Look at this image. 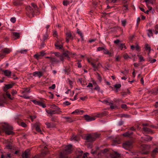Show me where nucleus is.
<instances>
[{
    "mask_svg": "<svg viewBox=\"0 0 158 158\" xmlns=\"http://www.w3.org/2000/svg\"><path fill=\"white\" fill-rule=\"evenodd\" d=\"M72 145L69 144L66 146L65 147L64 151L63 152H61L60 153V158H67L66 156V155L70 153L72 150Z\"/></svg>",
    "mask_w": 158,
    "mask_h": 158,
    "instance_id": "nucleus-1",
    "label": "nucleus"
},
{
    "mask_svg": "<svg viewBox=\"0 0 158 158\" xmlns=\"http://www.w3.org/2000/svg\"><path fill=\"white\" fill-rule=\"evenodd\" d=\"M12 127L6 123H5L2 125V130L5 131L6 133L8 135H11L13 133L12 131Z\"/></svg>",
    "mask_w": 158,
    "mask_h": 158,
    "instance_id": "nucleus-2",
    "label": "nucleus"
},
{
    "mask_svg": "<svg viewBox=\"0 0 158 158\" xmlns=\"http://www.w3.org/2000/svg\"><path fill=\"white\" fill-rule=\"evenodd\" d=\"M100 135V134L95 133L94 135H89L87 136L86 137V139L88 141H94L95 139L98 137Z\"/></svg>",
    "mask_w": 158,
    "mask_h": 158,
    "instance_id": "nucleus-3",
    "label": "nucleus"
},
{
    "mask_svg": "<svg viewBox=\"0 0 158 158\" xmlns=\"http://www.w3.org/2000/svg\"><path fill=\"white\" fill-rule=\"evenodd\" d=\"M87 60L88 62L91 64L92 67L94 69V70L97 69L100 65L99 64L95 62V60L93 59H88Z\"/></svg>",
    "mask_w": 158,
    "mask_h": 158,
    "instance_id": "nucleus-4",
    "label": "nucleus"
},
{
    "mask_svg": "<svg viewBox=\"0 0 158 158\" xmlns=\"http://www.w3.org/2000/svg\"><path fill=\"white\" fill-rule=\"evenodd\" d=\"M99 101L102 102V103L105 104L110 105V108L111 109H115L116 108V106H114L113 105V102L112 101H110L109 99H108V100H105L103 101L99 100Z\"/></svg>",
    "mask_w": 158,
    "mask_h": 158,
    "instance_id": "nucleus-5",
    "label": "nucleus"
},
{
    "mask_svg": "<svg viewBox=\"0 0 158 158\" xmlns=\"http://www.w3.org/2000/svg\"><path fill=\"white\" fill-rule=\"evenodd\" d=\"M123 148L127 150H129L132 147V143L130 141H128L123 144Z\"/></svg>",
    "mask_w": 158,
    "mask_h": 158,
    "instance_id": "nucleus-6",
    "label": "nucleus"
},
{
    "mask_svg": "<svg viewBox=\"0 0 158 158\" xmlns=\"http://www.w3.org/2000/svg\"><path fill=\"white\" fill-rule=\"evenodd\" d=\"M29 92L30 89H25L22 91V93L23 94V95L20 96L25 99H28L29 98V97L27 96V94L29 93Z\"/></svg>",
    "mask_w": 158,
    "mask_h": 158,
    "instance_id": "nucleus-7",
    "label": "nucleus"
},
{
    "mask_svg": "<svg viewBox=\"0 0 158 158\" xmlns=\"http://www.w3.org/2000/svg\"><path fill=\"white\" fill-rule=\"evenodd\" d=\"M31 6L32 7H31L30 6H27L26 7V10L29 11V13H32L34 11V9L36 8V6L35 4L32 3Z\"/></svg>",
    "mask_w": 158,
    "mask_h": 158,
    "instance_id": "nucleus-8",
    "label": "nucleus"
},
{
    "mask_svg": "<svg viewBox=\"0 0 158 158\" xmlns=\"http://www.w3.org/2000/svg\"><path fill=\"white\" fill-rule=\"evenodd\" d=\"M84 118L87 122L95 120L96 119L95 116H90L86 114L84 115Z\"/></svg>",
    "mask_w": 158,
    "mask_h": 158,
    "instance_id": "nucleus-9",
    "label": "nucleus"
},
{
    "mask_svg": "<svg viewBox=\"0 0 158 158\" xmlns=\"http://www.w3.org/2000/svg\"><path fill=\"white\" fill-rule=\"evenodd\" d=\"M79 154L77 155L76 158H85L88 154V153H85L83 155H82L83 152L81 151L79 152Z\"/></svg>",
    "mask_w": 158,
    "mask_h": 158,
    "instance_id": "nucleus-10",
    "label": "nucleus"
},
{
    "mask_svg": "<svg viewBox=\"0 0 158 158\" xmlns=\"http://www.w3.org/2000/svg\"><path fill=\"white\" fill-rule=\"evenodd\" d=\"M66 41L68 43L69 42V40L73 39V37H72L71 35V33L69 31L67 32L66 33Z\"/></svg>",
    "mask_w": 158,
    "mask_h": 158,
    "instance_id": "nucleus-11",
    "label": "nucleus"
},
{
    "mask_svg": "<svg viewBox=\"0 0 158 158\" xmlns=\"http://www.w3.org/2000/svg\"><path fill=\"white\" fill-rule=\"evenodd\" d=\"M32 101L35 104L41 106L43 108H45L46 107L45 105L41 102L37 101L36 100H32Z\"/></svg>",
    "mask_w": 158,
    "mask_h": 158,
    "instance_id": "nucleus-12",
    "label": "nucleus"
},
{
    "mask_svg": "<svg viewBox=\"0 0 158 158\" xmlns=\"http://www.w3.org/2000/svg\"><path fill=\"white\" fill-rule=\"evenodd\" d=\"M32 75L35 77H38L40 78L43 75L42 72L40 71H35L33 73Z\"/></svg>",
    "mask_w": 158,
    "mask_h": 158,
    "instance_id": "nucleus-13",
    "label": "nucleus"
},
{
    "mask_svg": "<svg viewBox=\"0 0 158 158\" xmlns=\"http://www.w3.org/2000/svg\"><path fill=\"white\" fill-rule=\"evenodd\" d=\"M46 111L48 114L50 115L59 114L58 111L56 110H53L51 109H49L48 110H46Z\"/></svg>",
    "mask_w": 158,
    "mask_h": 158,
    "instance_id": "nucleus-14",
    "label": "nucleus"
},
{
    "mask_svg": "<svg viewBox=\"0 0 158 158\" xmlns=\"http://www.w3.org/2000/svg\"><path fill=\"white\" fill-rule=\"evenodd\" d=\"M84 111L83 110H81L80 109H77L75 111H73L72 113V114H83Z\"/></svg>",
    "mask_w": 158,
    "mask_h": 158,
    "instance_id": "nucleus-15",
    "label": "nucleus"
},
{
    "mask_svg": "<svg viewBox=\"0 0 158 158\" xmlns=\"http://www.w3.org/2000/svg\"><path fill=\"white\" fill-rule=\"evenodd\" d=\"M141 139H142V141H151L152 139V138L149 136L148 135H146L144 137H142Z\"/></svg>",
    "mask_w": 158,
    "mask_h": 158,
    "instance_id": "nucleus-16",
    "label": "nucleus"
},
{
    "mask_svg": "<svg viewBox=\"0 0 158 158\" xmlns=\"http://www.w3.org/2000/svg\"><path fill=\"white\" fill-rule=\"evenodd\" d=\"M4 75L7 77H10L11 74V72L8 70H3Z\"/></svg>",
    "mask_w": 158,
    "mask_h": 158,
    "instance_id": "nucleus-17",
    "label": "nucleus"
},
{
    "mask_svg": "<svg viewBox=\"0 0 158 158\" xmlns=\"http://www.w3.org/2000/svg\"><path fill=\"white\" fill-rule=\"evenodd\" d=\"M29 154V149H27L22 154L23 158H27L28 155Z\"/></svg>",
    "mask_w": 158,
    "mask_h": 158,
    "instance_id": "nucleus-18",
    "label": "nucleus"
},
{
    "mask_svg": "<svg viewBox=\"0 0 158 158\" xmlns=\"http://www.w3.org/2000/svg\"><path fill=\"white\" fill-rule=\"evenodd\" d=\"M143 131L146 133H152V131L150 129L146 127H144L143 128Z\"/></svg>",
    "mask_w": 158,
    "mask_h": 158,
    "instance_id": "nucleus-19",
    "label": "nucleus"
},
{
    "mask_svg": "<svg viewBox=\"0 0 158 158\" xmlns=\"http://www.w3.org/2000/svg\"><path fill=\"white\" fill-rule=\"evenodd\" d=\"M12 35L15 39H17L19 37L20 35L19 33L16 32H13Z\"/></svg>",
    "mask_w": 158,
    "mask_h": 158,
    "instance_id": "nucleus-20",
    "label": "nucleus"
},
{
    "mask_svg": "<svg viewBox=\"0 0 158 158\" xmlns=\"http://www.w3.org/2000/svg\"><path fill=\"white\" fill-rule=\"evenodd\" d=\"M56 48L59 49H61L62 48V44H60L59 41H57L55 44Z\"/></svg>",
    "mask_w": 158,
    "mask_h": 158,
    "instance_id": "nucleus-21",
    "label": "nucleus"
},
{
    "mask_svg": "<svg viewBox=\"0 0 158 158\" xmlns=\"http://www.w3.org/2000/svg\"><path fill=\"white\" fill-rule=\"evenodd\" d=\"M45 124L48 128H53L55 127V124L52 123H46Z\"/></svg>",
    "mask_w": 158,
    "mask_h": 158,
    "instance_id": "nucleus-22",
    "label": "nucleus"
},
{
    "mask_svg": "<svg viewBox=\"0 0 158 158\" xmlns=\"http://www.w3.org/2000/svg\"><path fill=\"white\" fill-rule=\"evenodd\" d=\"M150 148V146L147 145L143 144L141 146V149L143 150H147Z\"/></svg>",
    "mask_w": 158,
    "mask_h": 158,
    "instance_id": "nucleus-23",
    "label": "nucleus"
},
{
    "mask_svg": "<svg viewBox=\"0 0 158 158\" xmlns=\"http://www.w3.org/2000/svg\"><path fill=\"white\" fill-rule=\"evenodd\" d=\"M13 85L11 84H9L6 85H5L4 88V90L5 92H6L7 89H10L12 87Z\"/></svg>",
    "mask_w": 158,
    "mask_h": 158,
    "instance_id": "nucleus-24",
    "label": "nucleus"
},
{
    "mask_svg": "<svg viewBox=\"0 0 158 158\" xmlns=\"http://www.w3.org/2000/svg\"><path fill=\"white\" fill-rule=\"evenodd\" d=\"M155 1V0H145L144 2L146 3V6L149 5V4H153Z\"/></svg>",
    "mask_w": 158,
    "mask_h": 158,
    "instance_id": "nucleus-25",
    "label": "nucleus"
},
{
    "mask_svg": "<svg viewBox=\"0 0 158 158\" xmlns=\"http://www.w3.org/2000/svg\"><path fill=\"white\" fill-rule=\"evenodd\" d=\"M50 61L52 63H58L59 62V60L55 58H50Z\"/></svg>",
    "mask_w": 158,
    "mask_h": 158,
    "instance_id": "nucleus-26",
    "label": "nucleus"
},
{
    "mask_svg": "<svg viewBox=\"0 0 158 158\" xmlns=\"http://www.w3.org/2000/svg\"><path fill=\"white\" fill-rule=\"evenodd\" d=\"M11 51V50L9 48H5L2 50V52L5 54L9 53Z\"/></svg>",
    "mask_w": 158,
    "mask_h": 158,
    "instance_id": "nucleus-27",
    "label": "nucleus"
},
{
    "mask_svg": "<svg viewBox=\"0 0 158 158\" xmlns=\"http://www.w3.org/2000/svg\"><path fill=\"white\" fill-rule=\"evenodd\" d=\"M72 1L73 0H70V1L67 0H64L63 1V4L64 6H67L69 3H72Z\"/></svg>",
    "mask_w": 158,
    "mask_h": 158,
    "instance_id": "nucleus-28",
    "label": "nucleus"
},
{
    "mask_svg": "<svg viewBox=\"0 0 158 158\" xmlns=\"http://www.w3.org/2000/svg\"><path fill=\"white\" fill-rule=\"evenodd\" d=\"M147 33L148 36L149 37H151L153 36L152 31L151 29H148L147 30Z\"/></svg>",
    "mask_w": 158,
    "mask_h": 158,
    "instance_id": "nucleus-29",
    "label": "nucleus"
},
{
    "mask_svg": "<svg viewBox=\"0 0 158 158\" xmlns=\"http://www.w3.org/2000/svg\"><path fill=\"white\" fill-rule=\"evenodd\" d=\"M120 156V154L116 152H114L113 154L112 158H118Z\"/></svg>",
    "mask_w": 158,
    "mask_h": 158,
    "instance_id": "nucleus-30",
    "label": "nucleus"
},
{
    "mask_svg": "<svg viewBox=\"0 0 158 158\" xmlns=\"http://www.w3.org/2000/svg\"><path fill=\"white\" fill-rule=\"evenodd\" d=\"M35 130L37 131L40 132L41 134H42L40 127V126L39 125L36 124L35 125Z\"/></svg>",
    "mask_w": 158,
    "mask_h": 158,
    "instance_id": "nucleus-31",
    "label": "nucleus"
},
{
    "mask_svg": "<svg viewBox=\"0 0 158 158\" xmlns=\"http://www.w3.org/2000/svg\"><path fill=\"white\" fill-rule=\"evenodd\" d=\"M117 45L118 46V47L120 48L121 50H122L123 48H124L125 49H126L125 44H120Z\"/></svg>",
    "mask_w": 158,
    "mask_h": 158,
    "instance_id": "nucleus-32",
    "label": "nucleus"
},
{
    "mask_svg": "<svg viewBox=\"0 0 158 158\" xmlns=\"http://www.w3.org/2000/svg\"><path fill=\"white\" fill-rule=\"evenodd\" d=\"M93 89L96 90L98 92H101V93H102L103 92L102 91L100 90V88L98 85H97L95 86V87Z\"/></svg>",
    "mask_w": 158,
    "mask_h": 158,
    "instance_id": "nucleus-33",
    "label": "nucleus"
},
{
    "mask_svg": "<svg viewBox=\"0 0 158 158\" xmlns=\"http://www.w3.org/2000/svg\"><path fill=\"white\" fill-rule=\"evenodd\" d=\"M6 98L4 96H3L2 99L0 98V106H2L3 103L5 102Z\"/></svg>",
    "mask_w": 158,
    "mask_h": 158,
    "instance_id": "nucleus-34",
    "label": "nucleus"
},
{
    "mask_svg": "<svg viewBox=\"0 0 158 158\" xmlns=\"http://www.w3.org/2000/svg\"><path fill=\"white\" fill-rule=\"evenodd\" d=\"M132 134V132H127L123 134V135L125 137H129Z\"/></svg>",
    "mask_w": 158,
    "mask_h": 158,
    "instance_id": "nucleus-35",
    "label": "nucleus"
},
{
    "mask_svg": "<svg viewBox=\"0 0 158 158\" xmlns=\"http://www.w3.org/2000/svg\"><path fill=\"white\" fill-rule=\"evenodd\" d=\"M103 53L105 54L108 55L109 56H111V53L106 49H104L103 51Z\"/></svg>",
    "mask_w": 158,
    "mask_h": 158,
    "instance_id": "nucleus-36",
    "label": "nucleus"
},
{
    "mask_svg": "<svg viewBox=\"0 0 158 158\" xmlns=\"http://www.w3.org/2000/svg\"><path fill=\"white\" fill-rule=\"evenodd\" d=\"M145 47L146 50L148 51L149 52H150L151 51V47L148 44H146L145 45Z\"/></svg>",
    "mask_w": 158,
    "mask_h": 158,
    "instance_id": "nucleus-37",
    "label": "nucleus"
},
{
    "mask_svg": "<svg viewBox=\"0 0 158 158\" xmlns=\"http://www.w3.org/2000/svg\"><path fill=\"white\" fill-rule=\"evenodd\" d=\"M78 139L79 138L78 137L74 135H73L71 138V140H74V141H77L78 140Z\"/></svg>",
    "mask_w": 158,
    "mask_h": 158,
    "instance_id": "nucleus-38",
    "label": "nucleus"
},
{
    "mask_svg": "<svg viewBox=\"0 0 158 158\" xmlns=\"http://www.w3.org/2000/svg\"><path fill=\"white\" fill-rule=\"evenodd\" d=\"M154 33L156 35L158 33V24L156 25L155 27Z\"/></svg>",
    "mask_w": 158,
    "mask_h": 158,
    "instance_id": "nucleus-39",
    "label": "nucleus"
},
{
    "mask_svg": "<svg viewBox=\"0 0 158 158\" xmlns=\"http://www.w3.org/2000/svg\"><path fill=\"white\" fill-rule=\"evenodd\" d=\"M103 116V114L102 113H98L96 115L94 116H95L96 118H99Z\"/></svg>",
    "mask_w": 158,
    "mask_h": 158,
    "instance_id": "nucleus-40",
    "label": "nucleus"
},
{
    "mask_svg": "<svg viewBox=\"0 0 158 158\" xmlns=\"http://www.w3.org/2000/svg\"><path fill=\"white\" fill-rule=\"evenodd\" d=\"M77 33L79 34L80 36H81V38L82 39H83V35H82V33H81V32L79 30V29H77Z\"/></svg>",
    "mask_w": 158,
    "mask_h": 158,
    "instance_id": "nucleus-41",
    "label": "nucleus"
},
{
    "mask_svg": "<svg viewBox=\"0 0 158 158\" xmlns=\"http://www.w3.org/2000/svg\"><path fill=\"white\" fill-rule=\"evenodd\" d=\"M137 56L139 58L140 60V62L144 61V59L143 57L141 55H137Z\"/></svg>",
    "mask_w": 158,
    "mask_h": 158,
    "instance_id": "nucleus-42",
    "label": "nucleus"
},
{
    "mask_svg": "<svg viewBox=\"0 0 158 158\" xmlns=\"http://www.w3.org/2000/svg\"><path fill=\"white\" fill-rule=\"evenodd\" d=\"M28 51V50L27 49H21L19 51V52L21 53H24L27 52Z\"/></svg>",
    "mask_w": 158,
    "mask_h": 158,
    "instance_id": "nucleus-43",
    "label": "nucleus"
},
{
    "mask_svg": "<svg viewBox=\"0 0 158 158\" xmlns=\"http://www.w3.org/2000/svg\"><path fill=\"white\" fill-rule=\"evenodd\" d=\"M48 37V35L47 34H45L43 35V40L44 41H45L46 40Z\"/></svg>",
    "mask_w": 158,
    "mask_h": 158,
    "instance_id": "nucleus-44",
    "label": "nucleus"
},
{
    "mask_svg": "<svg viewBox=\"0 0 158 158\" xmlns=\"http://www.w3.org/2000/svg\"><path fill=\"white\" fill-rule=\"evenodd\" d=\"M10 154H8L6 156H4L3 155H2L1 156V158H8V157L10 158Z\"/></svg>",
    "mask_w": 158,
    "mask_h": 158,
    "instance_id": "nucleus-45",
    "label": "nucleus"
},
{
    "mask_svg": "<svg viewBox=\"0 0 158 158\" xmlns=\"http://www.w3.org/2000/svg\"><path fill=\"white\" fill-rule=\"evenodd\" d=\"M114 87L116 89L119 88L121 87V85L120 84H116L114 85Z\"/></svg>",
    "mask_w": 158,
    "mask_h": 158,
    "instance_id": "nucleus-46",
    "label": "nucleus"
},
{
    "mask_svg": "<svg viewBox=\"0 0 158 158\" xmlns=\"http://www.w3.org/2000/svg\"><path fill=\"white\" fill-rule=\"evenodd\" d=\"M105 48L103 47H99L97 48V51H99L102 50H104Z\"/></svg>",
    "mask_w": 158,
    "mask_h": 158,
    "instance_id": "nucleus-47",
    "label": "nucleus"
},
{
    "mask_svg": "<svg viewBox=\"0 0 158 158\" xmlns=\"http://www.w3.org/2000/svg\"><path fill=\"white\" fill-rule=\"evenodd\" d=\"M6 95L10 99H13V98H11L10 97V94L8 93L6 91Z\"/></svg>",
    "mask_w": 158,
    "mask_h": 158,
    "instance_id": "nucleus-48",
    "label": "nucleus"
},
{
    "mask_svg": "<svg viewBox=\"0 0 158 158\" xmlns=\"http://www.w3.org/2000/svg\"><path fill=\"white\" fill-rule=\"evenodd\" d=\"M122 25L123 26H125L126 25V21L125 20H123L122 21Z\"/></svg>",
    "mask_w": 158,
    "mask_h": 158,
    "instance_id": "nucleus-49",
    "label": "nucleus"
},
{
    "mask_svg": "<svg viewBox=\"0 0 158 158\" xmlns=\"http://www.w3.org/2000/svg\"><path fill=\"white\" fill-rule=\"evenodd\" d=\"M10 21L13 23H15L16 21V19L15 18H12L10 19Z\"/></svg>",
    "mask_w": 158,
    "mask_h": 158,
    "instance_id": "nucleus-50",
    "label": "nucleus"
},
{
    "mask_svg": "<svg viewBox=\"0 0 158 158\" xmlns=\"http://www.w3.org/2000/svg\"><path fill=\"white\" fill-rule=\"evenodd\" d=\"M50 107L55 109H57L58 108L54 104L52 105Z\"/></svg>",
    "mask_w": 158,
    "mask_h": 158,
    "instance_id": "nucleus-51",
    "label": "nucleus"
},
{
    "mask_svg": "<svg viewBox=\"0 0 158 158\" xmlns=\"http://www.w3.org/2000/svg\"><path fill=\"white\" fill-rule=\"evenodd\" d=\"M64 57L63 55L62 54H60L59 58L60 60L62 61L64 60Z\"/></svg>",
    "mask_w": 158,
    "mask_h": 158,
    "instance_id": "nucleus-52",
    "label": "nucleus"
},
{
    "mask_svg": "<svg viewBox=\"0 0 158 158\" xmlns=\"http://www.w3.org/2000/svg\"><path fill=\"white\" fill-rule=\"evenodd\" d=\"M62 55L64 56L68 57L69 55V52H68L66 53H64Z\"/></svg>",
    "mask_w": 158,
    "mask_h": 158,
    "instance_id": "nucleus-53",
    "label": "nucleus"
},
{
    "mask_svg": "<svg viewBox=\"0 0 158 158\" xmlns=\"http://www.w3.org/2000/svg\"><path fill=\"white\" fill-rule=\"evenodd\" d=\"M56 87V85L55 84H53L51 86L49 87V88L50 89H54Z\"/></svg>",
    "mask_w": 158,
    "mask_h": 158,
    "instance_id": "nucleus-54",
    "label": "nucleus"
},
{
    "mask_svg": "<svg viewBox=\"0 0 158 158\" xmlns=\"http://www.w3.org/2000/svg\"><path fill=\"white\" fill-rule=\"evenodd\" d=\"M40 54H36L34 55V57L37 59L40 58Z\"/></svg>",
    "mask_w": 158,
    "mask_h": 158,
    "instance_id": "nucleus-55",
    "label": "nucleus"
},
{
    "mask_svg": "<svg viewBox=\"0 0 158 158\" xmlns=\"http://www.w3.org/2000/svg\"><path fill=\"white\" fill-rule=\"evenodd\" d=\"M120 40H118V39H117L116 40H114V44H118L120 42Z\"/></svg>",
    "mask_w": 158,
    "mask_h": 158,
    "instance_id": "nucleus-56",
    "label": "nucleus"
},
{
    "mask_svg": "<svg viewBox=\"0 0 158 158\" xmlns=\"http://www.w3.org/2000/svg\"><path fill=\"white\" fill-rule=\"evenodd\" d=\"M21 126L23 127H26V123L23 122H22L20 124Z\"/></svg>",
    "mask_w": 158,
    "mask_h": 158,
    "instance_id": "nucleus-57",
    "label": "nucleus"
},
{
    "mask_svg": "<svg viewBox=\"0 0 158 158\" xmlns=\"http://www.w3.org/2000/svg\"><path fill=\"white\" fill-rule=\"evenodd\" d=\"M54 54L55 56H56L58 57H59L60 55V54L59 52H55L54 53Z\"/></svg>",
    "mask_w": 158,
    "mask_h": 158,
    "instance_id": "nucleus-58",
    "label": "nucleus"
},
{
    "mask_svg": "<svg viewBox=\"0 0 158 158\" xmlns=\"http://www.w3.org/2000/svg\"><path fill=\"white\" fill-rule=\"evenodd\" d=\"M64 104L65 105L68 106L70 104V103L68 101H65L64 102Z\"/></svg>",
    "mask_w": 158,
    "mask_h": 158,
    "instance_id": "nucleus-59",
    "label": "nucleus"
},
{
    "mask_svg": "<svg viewBox=\"0 0 158 158\" xmlns=\"http://www.w3.org/2000/svg\"><path fill=\"white\" fill-rule=\"evenodd\" d=\"M121 106V107L123 109H126L127 107L126 105L124 104L122 105Z\"/></svg>",
    "mask_w": 158,
    "mask_h": 158,
    "instance_id": "nucleus-60",
    "label": "nucleus"
},
{
    "mask_svg": "<svg viewBox=\"0 0 158 158\" xmlns=\"http://www.w3.org/2000/svg\"><path fill=\"white\" fill-rule=\"evenodd\" d=\"M78 94H76L75 95L74 98L72 99H71L73 101L77 99V95Z\"/></svg>",
    "mask_w": 158,
    "mask_h": 158,
    "instance_id": "nucleus-61",
    "label": "nucleus"
},
{
    "mask_svg": "<svg viewBox=\"0 0 158 158\" xmlns=\"http://www.w3.org/2000/svg\"><path fill=\"white\" fill-rule=\"evenodd\" d=\"M124 57L125 59H127L128 58L129 56L127 54H125L124 55Z\"/></svg>",
    "mask_w": 158,
    "mask_h": 158,
    "instance_id": "nucleus-62",
    "label": "nucleus"
},
{
    "mask_svg": "<svg viewBox=\"0 0 158 158\" xmlns=\"http://www.w3.org/2000/svg\"><path fill=\"white\" fill-rule=\"evenodd\" d=\"M69 85H70L71 86V87H72V86H73V81H71L69 80Z\"/></svg>",
    "mask_w": 158,
    "mask_h": 158,
    "instance_id": "nucleus-63",
    "label": "nucleus"
},
{
    "mask_svg": "<svg viewBox=\"0 0 158 158\" xmlns=\"http://www.w3.org/2000/svg\"><path fill=\"white\" fill-rule=\"evenodd\" d=\"M148 8V10L149 11L151 10L152 9V8L151 6H149V5H148V6H146Z\"/></svg>",
    "mask_w": 158,
    "mask_h": 158,
    "instance_id": "nucleus-64",
    "label": "nucleus"
}]
</instances>
